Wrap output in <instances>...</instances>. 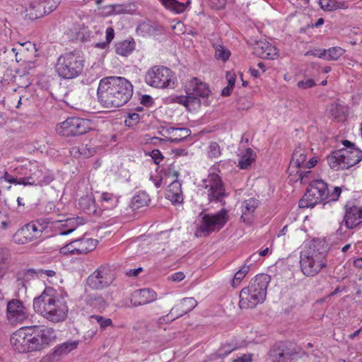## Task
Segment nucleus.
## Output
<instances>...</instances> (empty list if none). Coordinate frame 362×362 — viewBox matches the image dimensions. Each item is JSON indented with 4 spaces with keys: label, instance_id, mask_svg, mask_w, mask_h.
Listing matches in <instances>:
<instances>
[{
    "label": "nucleus",
    "instance_id": "f257e3e1",
    "mask_svg": "<svg viewBox=\"0 0 362 362\" xmlns=\"http://www.w3.org/2000/svg\"><path fill=\"white\" fill-rule=\"evenodd\" d=\"M54 329L42 325L23 327L10 339L13 349L21 354L39 352L50 346L55 339Z\"/></svg>",
    "mask_w": 362,
    "mask_h": 362
},
{
    "label": "nucleus",
    "instance_id": "f03ea898",
    "mask_svg": "<svg viewBox=\"0 0 362 362\" xmlns=\"http://www.w3.org/2000/svg\"><path fill=\"white\" fill-rule=\"evenodd\" d=\"M133 94V86L123 77L110 76L102 78L97 89V98L101 106L119 107L126 104Z\"/></svg>",
    "mask_w": 362,
    "mask_h": 362
},
{
    "label": "nucleus",
    "instance_id": "7ed1b4c3",
    "mask_svg": "<svg viewBox=\"0 0 362 362\" xmlns=\"http://www.w3.org/2000/svg\"><path fill=\"white\" fill-rule=\"evenodd\" d=\"M35 313L52 323L64 321L68 315L69 308L66 302L56 295L51 287H47L43 292L33 300Z\"/></svg>",
    "mask_w": 362,
    "mask_h": 362
},
{
    "label": "nucleus",
    "instance_id": "20e7f679",
    "mask_svg": "<svg viewBox=\"0 0 362 362\" xmlns=\"http://www.w3.org/2000/svg\"><path fill=\"white\" fill-rule=\"evenodd\" d=\"M300 266L306 276H314L327 266V252L320 241H313L300 252Z\"/></svg>",
    "mask_w": 362,
    "mask_h": 362
},
{
    "label": "nucleus",
    "instance_id": "39448f33",
    "mask_svg": "<svg viewBox=\"0 0 362 362\" xmlns=\"http://www.w3.org/2000/svg\"><path fill=\"white\" fill-rule=\"evenodd\" d=\"M270 281L268 274H260L251 280L247 287L240 292L239 307L240 309H250L262 303L266 299L267 289Z\"/></svg>",
    "mask_w": 362,
    "mask_h": 362
},
{
    "label": "nucleus",
    "instance_id": "423d86ee",
    "mask_svg": "<svg viewBox=\"0 0 362 362\" xmlns=\"http://www.w3.org/2000/svg\"><path fill=\"white\" fill-rule=\"evenodd\" d=\"M341 193V189L339 187H335L332 192H329L325 182L322 180H314L310 182L307 192L299 201V207L309 208L319 203L336 202Z\"/></svg>",
    "mask_w": 362,
    "mask_h": 362
},
{
    "label": "nucleus",
    "instance_id": "0eeeda50",
    "mask_svg": "<svg viewBox=\"0 0 362 362\" xmlns=\"http://www.w3.org/2000/svg\"><path fill=\"white\" fill-rule=\"evenodd\" d=\"M308 150L301 146H297L293 151L288 173L293 176L292 180H300V183L305 184L310 182L311 171L308 170L316 165L317 159L315 156L310 158L306 161Z\"/></svg>",
    "mask_w": 362,
    "mask_h": 362
},
{
    "label": "nucleus",
    "instance_id": "6e6552de",
    "mask_svg": "<svg viewBox=\"0 0 362 362\" xmlns=\"http://www.w3.org/2000/svg\"><path fill=\"white\" fill-rule=\"evenodd\" d=\"M85 60L82 55L76 51L63 53L59 56L54 71L62 79H74L83 71Z\"/></svg>",
    "mask_w": 362,
    "mask_h": 362
},
{
    "label": "nucleus",
    "instance_id": "1a4fd4ad",
    "mask_svg": "<svg viewBox=\"0 0 362 362\" xmlns=\"http://www.w3.org/2000/svg\"><path fill=\"white\" fill-rule=\"evenodd\" d=\"M14 172L21 175L24 186L48 185L53 180L48 170L37 160H28L14 168Z\"/></svg>",
    "mask_w": 362,
    "mask_h": 362
},
{
    "label": "nucleus",
    "instance_id": "9d476101",
    "mask_svg": "<svg viewBox=\"0 0 362 362\" xmlns=\"http://www.w3.org/2000/svg\"><path fill=\"white\" fill-rule=\"evenodd\" d=\"M187 95H180L175 98L176 103L184 105L189 111L195 110L200 107V97H207L210 90L206 83L197 78H192L187 81L186 86Z\"/></svg>",
    "mask_w": 362,
    "mask_h": 362
},
{
    "label": "nucleus",
    "instance_id": "9b49d317",
    "mask_svg": "<svg viewBox=\"0 0 362 362\" xmlns=\"http://www.w3.org/2000/svg\"><path fill=\"white\" fill-rule=\"evenodd\" d=\"M146 83L153 88L164 89L174 88L177 78L169 68L162 65L151 67L144 76Z\"/></svg>",
    "mask_w": 362,
    "mask_h": 362
},
{
    "label": "nucleus",
    "instance_id": "f8f14e48",
    "mask_svg": "<svg viewBox=\"0 0 362 362\" xmlns=\"http://www.w3.org/2000/svg\"><path fill=\"white\" fill-rule=\"evenodd\" d=\"M94 128L92 120L78 117H69L57 124L55 127L57 134L64 137H74L85 134Z\"/></svg>",
    "mask_w": 362,
    "mask_h": 362
},
{
    "label": "nucleus",
    "instance_id": "ddd939ff",
    "mask_svg": "<svg viewBox=\"0 0 362 362\" xmlns=\"http://www.w3.org/2000/svg\"><path fill=\"white\" fill-rule=\"evenodd\" d=\"M46 223L40 220L33 221L20 228L13 235L16 244L24 245L41 240L42 233L46 229Z\"/></svg>",
    "mask_w": 362,
    "mask_h": 362
},
{
    "label": "nucleus",
    "instance_id": "4468645a",
    "mask_svg": "<svg viewBox=\"0 0 362 362\" xmlns=\"http://www.w3.org/2000/svg\"><path fill=\"white\" fill-rule=\"evenodd\" d=\"M203 183V193L206 195L209 202H222L226 196L224 184L218 174L210 173Z\"/></svg>",
    "mask_w": 362,
    "mask_h": 362
},
{
    "label": "nucleus",
    "instance_id": "2eb2a0df",
    "mask_svg": "<svg viewBox=\"0 0 362 362\" xmlns=\"http://www.w3.org/2000/svg\"><path fill=\"white\" fill-rule=\"evenodd\" d=\"M228 214L226 209H221L215 214H205L202 219L200 231L204 235H209L214 231H219L228 221Z\"/></svg>",
    "mask_w": 362,
    "mask_h": 362
},
{
    "label": "nucleus",
    "instance_id": "dca6fc26",
    "mask_svg": "<svg viewBox=\"0 0 362 362\" xmlns=\"http://www.w3.org/2000/svg\"><path fill=\"white\" fill-rule=\"evenodd\" d=\"M97 244L96 239L83 236L61 247L59 251L63 255H83L94 250Z\"/></svg>",
    "mask_w": 362,
    "mask_h": 362
},
{
    "label": "nucleus",
    "instance_id": "f3484780",
    "mask_svg": "<svg viewBox=\"0 0 362 362\" xmlns=\"http://www.w3.org/2000/svg\"><path fill=\"white\" fill-rule=\"evenodd\" d=\"M115 280L112 271L107 267L101 266L93 272L87 279V285L95 290H102Z\"/></svg>",
    "mask_w": 362,
    "mask_h": 362
},
{
    "label": "nucleus",
    "instance_id": "a211bd4d",
    "mask_svg": "<svg viewBox=\"0 0 362 362\" xmlns=\"http://www.w3.org/2000/svg\"><path fill=\"white\" fill-rule=\"evenodd\" d=\"M28 317V312L23 302L18 299H11L6 305V319L9 324H22Z\"/></svg>",
    "mask_w": 362,
    "mask_h": 362
},
{
    "label": "nucleus",
    "instance_id": "6ab92c4d",
    "mask_svg": "<svg viewBox=\"0 0 362 362\" xmlns=\"http://www.w3.org/2000/svg\"><path fill=\"white\" fill-rule=\"evenodd\" d=\"M85 223L83 218L77 216L67 218L64 220H56L51 222L52 228L56 230V233L66 235L75 230L79 226Z\"/></svg>",
    "mask_w": 362,
    "mask_h": 362
},
{
    "label": "nucleus",
    "instance_id": "aec40b11",
    "mask_svg": "<svg viewBox=\"0 0 362 362\" xmlns=\"http://www.w3.org/2000/svg\"><path fill=\"white\" fill-rule=\"evenodd\" d=\"M179 173L173 170V182L168 186L165 192V198L174 205L182 204L183 202V194L181 188V183L177 180Z\"/></svg>",
    "mask_w": 362,
    "mask_h": 362
},
{
    "label": "nucleus",
    "instance_id": "412c9836",
    "mask_svg": "<svg viewBox=\"0 0 362 362\" xmlns=\"http://www.w3.org/2000/svg\"><path fill=\"white\" fill-rule=\"evenodd\" d=\"M157 298L156 293L150 288H142L134 291L130 296L129 306L137 307L154 301Z\"/></svg>",
    "mask_w": 362,
    "mask_h": 362
},
{
    "label": "nucleus",
    "instance_id": "4be33fe9",
    "mask_svg": "<svg viewBox=\"0 0 362 362\" xmlns=\"http://www.w3.org/2000/svg\"><path fill=\"white\" fill-rule=\"evenodd\" d=\"M325 112L332 120L344 122L346 119L349 114L348 106L336 100L327 105Z\"/></svg>",
    "mask_w": 362,
    "mask_h": 362
},
{
    "label": "nucleus",
    "instance_id": "5701e85b",
    "mask_svg": "<svg viewBox=\"0 0 362 362\" xmlns=\"http://www.w3.org/2000/svg\"><path fill=\"white\" fill-rule=\"evenodd\" d=\"M343 221L348 229H353L358 226L362 223V206L346 207Z\"/></svg>",
    "mask_w": 362,
    "mask_h": 362
},
{
    "label": "nucleus",
    "instance_id": "b1692460",
    "mask_svg": "<svg viewBox=\"0 0 362 362\" xmlns=\"http://www.w3.org/2000/svg\"><path fill=\"white\" fill-rule=\"evenodd\" d=\"M246 346V341L240 336H233L221 344L218 349V355L226 356L231 352Z\"/></svg>",
    "mask_w": 362,
    "mask_h": 362
},
{
    "label": "nucleus",
    "instance_id": "393cba45",
    "mask_svg": "<svg viewBox=\"0 0 362 362\" xmlns=\"http://www.w3.org/2000/svg\"><path fill=\"white\" fill-rule=\"evenodd\" d=\"M258 206L259 201L255 198H250L242 202L240 206V219L244 223L250 224L252 221L254 213Z\"/></svg>",
    "mask_w": 362,
    "mask_h": 362
},
{
    "label": "nucleus",
    "instance_id": "a878e982",
    "mask_svg": "<svg viewBox=\"0 0 362 362\" xmlns=\"http://www.w3.org/2000/svg\"><path fill=\"white\" fill-rule=\"evenodd\" d=\"M255 53L260 58L274 59L279 56L277 48L269 42H260L255 47Z\"/></svg>",
    "mask_w": 362,
    "mask_h": 362
},
{
    "label": "nucleus",
    "instance_id": "bb28decb",
    "mask_svg": "<svg viewBox=\"0 0 362 362\" xmlns=\"http://www.w3.org/2000/svg\"><path fill=\"white\" fill-rule=\"evenodd\" d=\"M197 305V302L194 298H184L179 304L171 309L170 314L177 318L190 312Z\"/></svg>",
    "mask_w": 362,
    "mask_h": 362
},
{
    "label": "nucleus",
    "instance_id": "cd10ccee",
    "mask_svg": "<svg viewBox=\"0 0 362 362\" xmlns=\"http://www.w3.org/2000/svg\"><path fill=\"white\" fill-rule=\"evenodd\" d=\"M190 134L191 132L187 128L170 127L164 130L163 135L171 142L178 143L188 137Z\"/></svg>",
    "mask_w": 362,
    "mask_h": 362
},
{
    "label": "nucleus",
    "instance_id": "c85d7f7f",
    "mask_svg": "<svg viewBox=\"0 0 362 362\" xmlns=\"http://www.w3.org/2000/svg\"><path fill=\"white\" fill-rule=\"evenodd\" d=\"M33 274H38V275H46L48 277H54L56 275V272L52 269H39L35 271L33 269H30L27 270H23L17 274L16 276V283L18 286H22L25 288V279H28L30 276Z\"/></svg>",
    "mask_w": 362,
    "mask_h": 362
},
{
    "label": "nucleus",
    "instance_id": "c756f323",
    "mask_svg": "<svg viewBox=\"0 0 362 362\" xmlns=\"http://www.w3.org/2000/svg\"><path fill=\"white\" fill-rule=\"evenodd\" d=\"M341 150L346 169L357 164L362 159V151L358 148H343Z\"/></svg>",
    "mask_w": 362,
    "mask_h": 362
},
{
    "label": "nucleus",
    "instance_id": "7c9ffc66",
    "mask_svg": "<svg viewBox=\"0 0 362 362\" xmlns=\"http://www.w3.org/2000/svg\"><path fill=\"white\" fill-rule=\"evenodd\" d=\"M327 160L329 167L335 170L346 169V162L344 159V154L341 148L338 151H333L328 155L327 156Z\"/></svg>",
    "mask_w": 362,
    "mask_h": 362
},
{
    "label": "nucleus",
    "instance_id": "2f4dec72",
    "mask_svg": "<svg viewBox=\"0 0 362 362\" xmlns=\"http://www.w3.org/2000/svg\"><path fill=\"white\" fill-rule=\"evenodd\" d=\"M136 48V42L133 38L117 42L115 44V52L122 57L129 56Z\"/></svg>",
    "mask_w": 362,
    "mask_h": 362
},
{
    "label": "nucleus",
    "instance_id": "473e14b6",
    "mask_svg": "<svg viewBox=\"0 0 362 362\" xmlns=\"http://www.w3.org/2000/svg\"><path fill=\"white\" fill-rule=\"evenodd\" d=\"M134 4H112L105 7L106 14L108 16L132 13L134 11Z\"/></svg>",
    "mask_w": 362,
    "mask_h": 362
},
{
    "label": "nucleus",
    "instance_id": "72a5a7b5",
    "mask_svg": "<svg viewBox=\"0 0 362 362\" xmlns=\"http://www.w3.org/2000/svg\"><path fill=\"white\" fill-rule=\"evenodd\" d=\"M78 345V341H67L61 344L57 345L53 351L54 357H60L67 355L69 353L75 350Z\"/></svg>",
    "mask_w": 362,
    "mask_h": 362
},
{
    "label": "nucleus",
    "instance_id": "f704fd0d",
    "mask_svg": "<svg viewBox=\"0 0 362 362\" xmlns=\"http://www.w3.org/2000/svg\"><path fill=\"white\" fill-rule=\"evenodd\" d=\"M256 157L257 154L252 148H246L245 151L240 155L238 166L240 169H247L255 162Z\"/></svg>",
    "mask_w": 362,
    "mask_h": 362
},
{
    "label": "nucleus",
    "instance_id": "c9c22d12",
    "mask_svg": "<svg viewBox=\"0 0 362 362\" xmlns=\"http://www.w3.org/2000/svg\"><path fill=\"white\" fill-rule=\"evenodd\" d=\"M43 4L41 2L35 1L31 3L26 9L25 16L30 20H35L45 15Z\"/></svg>",
    "mask_w": 362,
    "mask_h": 362
},
{
    "label": "nucleus",
    "instance_id": "e433bc0d",
    "mask_svg": "<svg viewBox=\"0 0 362 362\" xmlns=\"http://www.w3.org/2000/svg\"><path fill=\"white\" fill-rule=\"evenodd\" d=\"M11 262V255L7 249L0 248V277H4L7 273Z\"/></svg>",
    "mask_w": 362,
    "mask_h": 362
},
{
    "label": "nucleus",
    "instance_id": "4c0bfd02",
    "mask_svg": "<svg viewBox=\"0 0 362 362\" xmlns=\"http://www.w3.org/2000/svg\"><path fill=\"white\" fill-rule=\"evenodd\" d=\"M212 46L214 49V57L217 60L225 63L229 59L231 52L228 48L218 43H213Z\"/></svg>",
    "mask_w": 362,
    "mask_h": 362
},
{
    "label": "nucleus",
    "instance_id": "58836bf2",
    "mask_svg": "<svg viewBox=\"0 0 362 362\" xmlns=\"http://www.w3.org/2000/svg\"><path fill=\"white\" fill-rule=\"evenodd\" d=\"M163 6L176 13H183L186 10V6L177 0H159Z\"/></svg>",
    "mask_w": 362,
    "mask_h": 362
},
{
    "label": "nucleus",
    "instance_id": "ea45409f",
    "mask_svg": "<svg viewBox=\"0 0 362 362\" xmlns=\"http://www.w3.org/2000/svg\"><path fill=\"white\" fill-rule=\"evenodd\" d=\"M149 202L150 198L146 192H141L134 196L132 204L134 209H139L147 206Z\"/></svg>",
    "mask_w": 362,
    "mask_h": 362
},
{
    "label": "nucleus",
    "instance_id": "a19ab883",
    "mask_svg": "<svg viewBox=\"0 0 362 362\" xmlns=\"http://www.w3.org/2000/svg\"><path fill=\"white\" fill-rule=\"evenodd\" d=\"M250 270V266L244 264L238 271L235 272L234 276L231 281V286L235 288L240 285L241 281L245 277V276L248 274Z\"/></svg>",
    "mask_w": 362,
    "mask_h": 362
},
{
    "label": "nucleus",
    "instance_id": "79ce46f5",
    "mask_svg": "<svg viewBox=\"0 0 362 362\" xmlns=\"http://www.w3.org/2000/svg\"><path fill=\"white\" fill-rule=\"evenodd\" d=\"M101 200L104 204H106L105 206L107 209H113L116 207L119 203V197L113 193L107 192L102 193Z\"/></svg>",
    "mask_w": 362,
    "mask_h": 362
},
{
    "label": "nucleus",
    "instance_id": "37998d69",
    "mask_svg": "<svg viewBox=\"0 0 362 362\" xmlns=\"http://www.w3.org/2000/svg\"><path fill=\"white\" fill-rule=\"evenodd\" d=\"M326 50V60L328 61H336L339 59L345 53V49L340 47H332Z\"/></svg>",
    "mask_w": 362,
    "mask_h": 362
},
{
    "label": "nucleus",
    "instance_id": "c03bdc74",
    "mask_svg": "<svg viewBox=\"0 0 362 362\" xmlns=\"http://www.w3.org/2000/svg\"><path fill=\"white\" fill-rule=\"evenodd\" d=\"M90 320H95L99 325L101 330H105L109 327H113L112 320L110 318L105 317L99 315H93L90 316Z\"/></svg>",
    "mask_w": 362,
    "mask_h": 362
},
{
    "label": "nucleus",
    "instance_id": "a18cd8bd",
    "mask_svg": "<svg viewBox=\"0 0 362 362\" xmlns=\"http://www.w3.org/2000/svg\"><path fill=\"white\" fill-rule=\"evenodd\" d=\"M220 146L217 142H211L207 148V155L209 158H218L221 156Z\"/></svg>",
    "mask_w": 362,
    "mask_h": 362
},
{
    "label": "nucleus",
    "instance_id": "49530a36",
    "mask_svg": "<svg viewBox=\"0 0 362 362\" xmlns=\"http://www.w3.org/2000/svg\"><path fill=\"white\" fill-rule=\"evenodd\" d=\"M319 4L323 10L328 11L341 8L335 0H320Z\"/></svg>",
    "mask_w": 362,
    "mask_h": 362
},
{
    "label": "nucleus",
    "instance_id": "de8ad7c7",
    "mask_svg": "<svg viewBox=\"0 0 362 362\" xmlns=\"http://www.w3.org/2000/svg\"><path fill=\"white\" fill-rule=\"evenodd\" d=\"M62 0H45L41 2L43 4V8L46 14L50 13L54 11L59 5Z\"/></svg>",
    "mask_w": 362,
    "mask_h": 362
},
{
    "label": "nucleus",
    "instance_id": "09e8293b",
    "mask_svg": "<svg viewBox=\"0 0 362 362\" xmlns=\"http://www.w3.org/2000/svg\"><path fill=\"white\" fill-rule=\"evenodd\" d=\"M140 119L141 117L138 113H129L124 120L125 125L129 127H134L139 123Z\"/></svg>",
    "mask_w": 362,
    "mask_h": 362
},
{
    "label": "nucleus",
    "instance_id": "8fccbe9b",
    "mask_svg": "<svg viewBox=\"0 0 362 362\" xmlns=\"http://www.w3.org/2000/svg\"><path fill=\"white\" fill-rule=\"evenodd\" d=\"M4 179L8 183H11V184H14V185H24V182H23V180L22 177H21L19 178L13 177L7 172H6L4 174Z\"/></svg>",
    "mask_w": 362,
    "mask_h": 362
},
{
    "label": "nucleus",
    "instance_id": "3c124183",
    "mask_svg": "<svg viewBox=\"0 0 362 362\" xmlns=\"http://www.w3.org/2000/svg\"><path fill=\"white\" fill-rule=\"evenodd\" d=\"M315 85H316V83L314 81V80L310 79V78L305 80V81L304 80L299 81L297 83V86L300 89L310 88H313V87L315 86Z\"/></svg>",
    "mask_w": 362,
    "mask_h": 362
},
{
    "label": "nucleus",
    "instance_id": "603ef678",
    "mask_svg": "<svg viewBox=\"0 0 362 362\" xmlns=\"http://www.w3.org/2000/svg\"><path fill=\"white\" fill-rule=\"evenodd\" d=\"M253 354H243L240 356L232 358V362H251L252 361Z\"/></svg>",
    "mask_w": 362,
    "mask_h": 362
},
{
    "label": "nucleus",
    "instance_id": "864d4df0",
    "mask_svg": "<svg viewBox=\"0 0 362 362\" xmlns=\"http://www.w3.org/2000/svg\"><path fill=\"white\" fill-rule=\"evenodd\" d=\"M226 78L228 81V86L230 88H234L236 81V74L233 71H229L226 72Z\"/></svg>",
    "mask_w": 362,
    "mask_h": 362
},
{
    "label": "nucleus",
    "instance_id": "5fc2aeb1",
    "mask_svg": "<svg viewBox=\"0 0 362 362\" xmlns=\"http://www.w3.org/2000/svg\"><path fill=\"white\" fill-rule=\"evenodd\" d=\"M18 45H19V47H18H18H13V48H12V49H11L12 52H13V53L15 54V56H16V61H17V62H19V61H21V58H20V59H18V55L21 52H22L23 51V49H24V46H25V45H29V46H30V45H31V44H30V42H25V43H19Z\"/></svg>",
    "mask_w": 362,
    "mask_h": 362
},
{
    "label": "nucleus",
    "instance_id": "6e6d98bb",
    "mask_svg": "<svg viewBox=\"0 0 362 362\" xmlns=\"http://www.w3.org/2000/svg\"><path fill=\"white\" fill-rule=\"evenodd\" d=\"M150 156L156 164H159L163 159V156L158 149H153Z\"/></svg>",
    "mask_w": 362,
    "mask_h": 362
},
{
    "label": "nucleus",
    "instance_id": "4d7b16f0",
    "mask_svg": "<svg viewBox=\"0 0 362 362\" xmlns=\"http://www.w3.org/2000/svg\"><path fill=\"white\" fill-rule=\"evenodd\" d=\"M152 29V26L148 23L144 22L140 23L137 27V32H141L142 35L144 36L145 34L144 33H149Z\"/></svg>",
    "mask_w": 362,
    "mask_h": 362
},
{
    "label": "nucleus",
    "instance_id": "13d9d810",
    "mask_svg": "<svg viewBox=\"0 0 362 362\" xmlns=\"http://www.w3.org/2000/svg\"><path fill=\"white\" fill-rule=\"evenodd\" d=\"M185 278V275L182 272H177L175 273H173L170 276H169V279L172 280L173 281L175 282H180L182 281Z\"/></svg>",
    "mask_w": 362,
    "mask_h": 362
},
{
    "label": "nucleus",
    "instance_id": "bf43d9fd",
    "mask_svg": "<svg viewBox=\"0 0 362 362\" xmlns=\"http://www.w3.org/2000/svg\"><path fill=\"white\" fill-rule=\"evenodd\" d=\"M326 54L327 50L325 49H315L314 51L310 52L311 55L317 57L319 58H322L325 59H326Z\"/></svg>",
    "mask_w": 362,
    "mask_h": 362
},
{
    "label": "nucleus",
    "instance_id": "052dcab7",
    "mask_svg": "<svg viewBox=\"0 0 362 362\" xmlns=\"http://www.w3.org/2000/svg\"><path fill=\"white\" fill-rule=\"evenodd\" d=\"M114 37H115L114 29L112 27L107 28L105 31L106 42L110 44L111 42V41L114 39Z\"/></svg>",
    "mask_w": 362,
    "mask_h": 362
},
{
    "label": "nucleus",
    "instance_id": "680f3d73",
    "mask_svg": "<svg viewBox=\"0 0 362 362\" xmlns=\"http://www.w3.org/2000/svg\"><path fill=\"white\" fill-rule=\"evenodd\" d=\"M141 271L142 268L139 267L138 269H129L127 272L126 274L129 276H136Z\"/></svg>",
    "mask_w": 362,
    "mask_h": 362
},
{
    "label": "nucleus",
    "instance_id": "e2e57ef3",
    "mask_svg": "<svg viewBox=\"0 0 362 362\" xmlns=\"http://www.w3.org/2000/svg\"><path fill=\"white\" fill-rule=\"evenodd\" d=\"M141 103L147 106L151 105L152 104V98L147 95H143L141 98Z\"/></svg>",
    "mask_w": 362,
    "mask_h": 362
},
{
    "label": "nucleus",
    "instance_id": "0e129e2a",
    "mask_svg": "<svg viewBox=\"0 0 362 362\" xmlns=\"http://www.w3.org/2000/svg\"><path fill=\"white\" fill-rule=\"evenodd\" d=\"M233 89V88H230L229 86H227L222 90L221 95L225 97L229 96L231 94Z\"/></svg>",
    "mask_w": 362,
    "mask_h": 362
},
{
    "label": "nucleus",
    "instance_id": "69168bd1",
    "mask_svg": "<svg viewBox=\"0 0 362 362\" xmlns=\"http://www.w3.org/2000/svg\"><path fill=\"white\" fill-rule=\"evenodd\" d=\"M249 71L254 78H258L262 74L260 71L255 68H250Z\"/></svg>",
    "mask_w": 362,
    "mask_h": 362
},
{
    "label": "nucleus",
    "instance_id": "338daca9",
    "mask_svg": "<svg viewBox=\"0 0 362 362\" xmlns=\"http://www.w3.org/2000/svg\"><path fill=\"white\" fill-rule=\"evenodd\" d=\"M152 180L157 188H159L161 186L163 182V179L161 177H157L154 179L152 178Z\"/></svg>",
    "mask_w": 362,
    "mask_h": 362
},
{
    "label": "nucleus",
    "instance_id": "774afa93",
    "mask_svg": "<svg viewBox=\"0 0 362 362\" xmlns=\"http://www.w3.org/2000/svg\"><path fill=\"white\" fill-rule=\"evenodd\" d=\"M354 265L356 267H358L359 269H362V257L358 258L354 260Z\"/></svg>",
    "mask_w": 362,
    "mask_h": 362
}]
</instances>
